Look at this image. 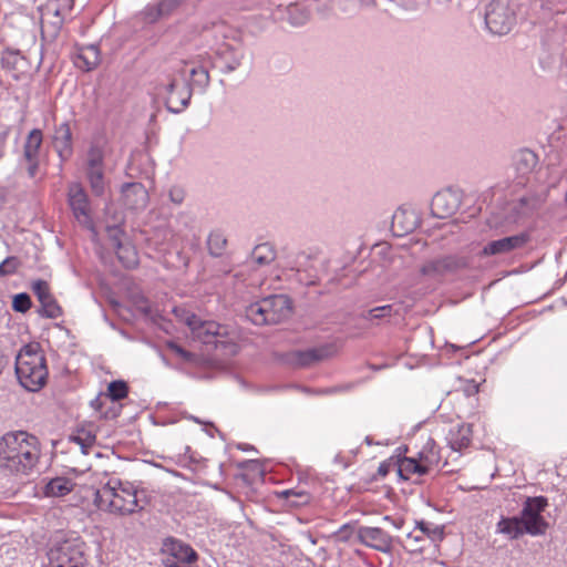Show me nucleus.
I'll list each match as a JSON object with an SVG mask.
<instances>
[{
    "mask_svg": "<svg viewBox=\"0 0 567 567\" xmlns=\"http://www.w3.org/2000/svg\"><path fill=\"white\" fill-rule=\"evenodd\" d=\"M40 455L38 439L27 432H9L0 439V468L11 474L30 475Z\"/></svg>",
    "mask_w": 567,
    "mask_h": 567,
    "instance_id": "obj_1",
    "label": "nucleus"
},
{
    "mask_svg": "<svg viewBox=\"0 0 567 567\" xmlns=\"http://www.w3.org/2000/svg\"><path fill=\"white\" fill-rule=\"evenodd\" d=\"M94 503L99 509L118 516L133 515L144 508L137 497V489L132 484L118 480H110L96 489Z\"/></svg>",
    "mask_w": 567,
    "mask_h": 567,
    "instance_id": "obj_2",
    "label": "nucleus"
},
{
    "mask_svg": "<svg viewBox=\"0 0 567 567\" xmlns=\"http://www.w3.org/2000/svg\"><path fill=\"white\" fill-rule=\"evenodd\" d=\"M16 373L20 384L28 391H39L48 379L47 360L38 343L24 346L16 359Z\"/></svg>",
    "mask_w": 567,
    "mask_h": 567,
    "instance_id": "obj_3",
    "label": "nucleus"
},
{
    "mask_svg": "<svg viewBox=\"0 0 567 567\" xmlns=\"http://www.w3.org/2000/svg\"><path fill=\"white\" fill-rule=\"evenodd\" d=\"M292 302L285 295L270 296L250 305V321L254 324H277L292 315Z\"/></svg>",
    "mask_w": 567,
    "mask_h": 567,
    "instance_id": "obj_4",
    "label": "nucleus"
},
{
    "mask_svg": "<svg viewBox=\"0 0 567 567\" xmlns=\"http://www.w3.org/2000/svg\"><path fill=\"white\" fill-rule=\"evenodd\" d=\"M189 330L193 339L205 344H214L217 349H225V354L235 355L239 350L237 343L225 339L227 329L216 321L198 318Z\"/></svg>",
    "mask_w": 567,
    "mask_h": 567,
    "instance_id": "obj_5",
    "label": "nucleus"
},
{
    "mask_svg": "<svg viewBox=\"0 0 567 567\" xmlns=\"http://www.w3.org/2000/svg\"><path fill=\"white\" fill-rule=\"evenodd\" d=\"M48 558L52 567L84 564V543L79 537L55 539L49 548Z\"/></svg>",
    "mask_w": 567,
    "mask_h": 567,
    "instance_id": "obj_6",
    "label": "nucleus"
},
{
    "mask_svg": "<svg viewBox=\"0 0 567 567\" xmlns=\"http://www.w3.org/2000/svg\"><path fill=\"white\" fill-rule=\"evenodd\" d=\"M105 152L102 145L92 144L84 158V173L91 192L95 196H103L106 190Z\"/></svg>",
    "mask_w": 567,
    "mask_h": 567,
    "instance_id": "obj_7",
    "label": "nucleus"
},
{
    "mask_svg": "<svg viewBox=\"0 0 567 567\" xmlns=\"http://www.w3.org/2000/svg\"><path fill=\"white\" fill-rule=\"evenodd\" d=\"M547 499L543 496L528 497L522 509L519 520L524 524L526 534L532 536L544 535L548 528V523L542 513L547 507Z\"/></svg>",
    "mask_w": 567,
    "mask_h": 567,
    "instance_id": "obj_8",
    "label": "nucleus"
},
{
    "mask_svg": "<svg viewBox=\"0 0 567 567\" xmlns=\"http://www.w3.org/2000/svg\"><path fill=\"white\" fill-rule=\"evenodd\" d=\"M164 567H192L198 558L197 553L186 543L168 537L163 542Z\"/></svg>",
    "mask_w": 567,
    "mask_h": 567,
    "instance_id": "obj_9",
    "label": "nucleus"
},
{
    "mask_svg": "<svg viewBox=\"0 0 567 567\" xmlns=\"http://www.w3.org/2000/svg\"><path fill=\"white\" fill-rule=\"evenodd\" d=\"M485 22L492 33L503 35L515 24V13L506 0H494L488 6Z\"/></svg>",
    "mask_w": 567,
    "mask_h": 567,
    "instance_id": "obj_10",
    "label": "nucleus"
},
{
    "mask_svg": "<svg viewBox=\"0 0 567 567\" xmlns=\"http://www.w3.org/2000/svg\"><path fill=\"white\" fill-rule=\"evenodd\" d=\"M528 240L529 236L527 234H517L497 240H492L483 247L481 256L489 257L507 255L516 249L523 248Z\"/></svg>",
    "mask_w": 567,
    "mask_h": 567,
    "instance_id": "obj_11",
    "label": "nucleus"
},
{
    "mask_svg": "<svg viewBox=\"0 0 567 567\" xmlns=\"http://www.w3.org/2000/svg\"><path fill=\"white\" fill-rule=\"evenodd\" d=\"M68 197L75 218L82 224H87L90 221V202L83 186L80 183H71Z\"/></svg>",
    "mask_w": 567,
    "mask_h": 567,
    "instance_id": "obj_12",
    "label": "nucleus"
},
{
    "mask_svg": "<svg viewBox=\"0 0 567 567\" xmlns=\"http://www.w3.org/2000/svg\"><path fill=\"white\" fill-rule=\"evenodd\" d=\"M358 539L363 545L382 553H389L392 548L391 536L379 527H360Z\"/></svg>",
    "mask_w": 567,
    "mask_h": 567,
    "instance_id": "obj_13",
    "label": "nucleus"
},
{
    "mask_svg": "<svg viewBox=\"0 0 567 567\" xmlns=\"http://www.w3.org/2000/svg\"><path fill=\"white\" fill-rule=\"evenodd\" d=\"M460 206V197L451 189L436 193L431 202V209L437 218H447L452 216Z\"/></svg>",
    "mask_w": 567,
    "mask_h": 567,
    "instance_id": "obj_14",
    "label": "nucleus"
},
{
    "mask_svg": "<svg viewBox=\"0 0 567 567\" xmlns=\"http://www.w3.org/2000/svg\"><path fill=\"white\" fill-rule=\"evenodd\" d=\"M122 202L130 209H142L148 202L146 188L141 183H127L122 186Z\"/></svg>",
    "mask_w": 567,
    "mask_h": 567,
    "instance_id": "obj_15",
    "label": "nucleus"
},
{
    "mask_svg": "<svg viewBox=\"0 0 567 567\" xmlns=\"http://www.w3.org/2000/svg\"><path fill=\"white\" fill-rule=\"evenodd\" d=\"M192 91L186 84L179 85L172 80L167 85V107L169 111L179 112L185 109L190 100Z\"/></svg>",
    "mask_w": 567,
    "mask_h": 567,
    "instance_id": "obj_16",
    "label": "nucleus"
},
{
    "mask_svg": "<svg viewBox=\"0 0 567 567\" xmlns=\"http://www.w3.org/2000/svg\"><path fill=\"white\" fill-rule=\"evenodd\" d=\"M42 144V133L40 130H32L24 143L23 156L28 162V173L31 177H33L37 173L39 161V150Z\"/></svg>",
    "mask_w": 567,
    "mask_h": 567,
    "instance_id": "obj_17",
    "label": "nucleus"
},
{
    "mask_svg": "<svg viewBox=\"0 0 567 567\" xmlns=\"http://www.w3.org/2000/svg\"><path fill=\"white\" fill-rule=\"evenodd\" d=\"M53 147L61 161H66L72 155V132L66 122L56 126L53 135Z\"/></svg>",
    "mask_w": 567,
    "mask_h": 567,
    "instance_id": "obj_18",
    "label": "nucleus"
},
{
    "mask_svg": "<svg viewBox=\"0 0 567 567\" xmlns=\"http://www.w3.org/2000/svg\"><path fill=\"white\" fill-rule=\"evenodd\" d=\"M417 461L429 473L441 463L439 446L432 439H427L422 449L417 452Z\"/></svg>",
    "mask_w": 567,
    "mask_h": 567,
    "instance_id": "obj_19",
    "label": "nucleus"
},
{
    "mask_svg": "<svg viewBox=\"0 0 567 567\" xmlns=\"http://www.w3.org/2000/svg\"><path fill=\"white\" fill-rule=\"evenodd\" d=\"M74 63L84 71H91L100 63V51L94 44L79 49Z\"/></svg>",
    "mask_w": 567,
    "mask_h": 567,
    "instance_id": "obj_20",
    "label": "nucleus"
},
{
    "mask_svg": "<svg viewBox=\"0 0 567 567\" xmlns=\"http://www.w3.org/2000/svg\"><path fill=\"white\" fill-rule=\"evenodd\" d=\"M472 436V425L461 424L456 429L450 431L449 443L454 451H462L470 446Z\"/></svg>",
    "mask_w": 567,
    "mask_h": 567,
    "instance_id": "obj_21",
    "label": "nucleus"
},
{
    "mask_svg": "<svg viewBox=\"0 0 567 567\" xmlns=\"http://www.w3.org/2000/svg\"><path fill=\"white\" fill-rule=\"evenodd\" d=\"M496 533L504 535L508 539H517L526 532L524 524L518 517H502L496 524Z\"/></svg>",
    "mask_w": 567,
    "mask_h": 567,
    "instance_id": "obj_22",
    "label": "nucleus"
},
{
    "mask_svg": "<svg viewBox=\"0 0 567 567\" xmlns=\"http://www.w3.org/2000/svg\"><path fill=\"white\" fill-rule=\"evenodd\" d=\"M396 470L401 478L408 481L413 476H422L427 472L416 457H403L396 460Z\"/></svg>",
    "mask_w": 567,
    "mask_h": 567,
    "instance_id": "obj_23",
    "label": "nucleus"
},
{
    "mask_svg": "<svg viewBox=\"0 0 567 567\" xmlns=\"http://www.w3.org/2000/svg\"><path fill=\"white\" fill-rule=\"evenodd\" d=\"M74 488L72 480L66 477H55L49 481L44 488L43 494L48 497H63Z\"/></svg>",
    "mask_w": 567,
    "mask_h": 567,
    "instance_id": "obj_24",
    "label": "nucleus"
},
{
    "mask_svg": "<svg viewBox=\"0 0 567 567\" xmlns=\"http://www.w3.org/2000/svg\"><path fill=\"white\" fill-rule=\"evenodd\" d=\"M419 532L420 535L413 536L415 540L427 537L432 542H441L444 537V527L435 525L430 522L421 520L416 523L414 533Z\"/></svg>",
    "mask_w": 567,
    "mask_h": 567,
    "instance_id": "obj_25",
    "label": "nucleus"
},
{
    "mask_svg": "<svg viewBox=\"0 0 567 567\" xmlns=\"http://www.w3.org/2000/svg\"><path fill=\"white\" fill-rule=\"evenodd\" d=\"M117 258L125 268H133L138 264V255L135 247L127 239L114 247Z\"/></svg>",
    "mask_w": 567,
    "mask_h": 567,
    "instance_id": "obj_26",
    "label": "nucleus"
},
{
    "mask_svg": "<svg viewBox=\"0 0 567 567\" xmlns=\"http://www.w3.org/2000/svg\"><path fill=\"white\" fill-rule=\"evenodd\" d=\"M275 258L276 251L268 243L257 245L250 252V261L258 266L269 265L275 260Z\"/></svg>",
    "mask_w": 567,
    "mask_h": 567,
    "instance_id": "obj_27",
    "label": "nucleus"
},
{
    "mask_svg": "<svg viewBox=\"0 0 567 567\" xmlns=\"http://www.w3.org/2000/svg\"><path fill=\"white\" fill-rule=\"evenodd\" d=\"M415 227V219L412 217L409 219L408 214L403 209H399L392 217V229L398 236H403L412 231Z\"/></svg>",
    "mask_w": 567,
    "mask_h": 567,
    "instance_id": "obj_28",
    "label": "nucleus"
},
{
    "mask_svg": "<svg viewBox=\"0 0 567 567\" xmlns=\"http://www.w3.org/2000/svg\"><path fill=\"white\" fill-rule=\"evenodd\" d=\"M121 223H123V217L122 216H115L114 217V223L106 225L107 237L111 240V244H112L113 248L118 246V245H121L125 240H127L124 231L120 227Z\"/></svg>",
    "mask_w": 567,
    "mask_h": 567,
    "instance_id": "obj_29",
    "label": "nucleus"
},
{
    "mask_svg": "<svg viewBox=\"0 0 567 567\" xmlns=\"http://www.w3.org/2000/svg\"><path fill=\"white\" fill-rule=\"evenodd\" d=\"M39 313L47 318L56 319L62 315V309L52 295L47 296L41 302Z\"/></svg>",
    "mask_w": 567,
    "mask_h": 567,
    "instance_id": "obj_30",
    "label": "nucleus"
},
{
    "mask_svg": "<svg viewBox=\"0 0 567 567\" xmlns=\"http://www.w3.org/2000/svg\"><path fill=\"white\" fill-rule=\"evenodd\" d=\"M226 243L227 240L223 234L212 233L207 239L209 254L215 257L221 256L225 250Z\"/></svg>",
    "mask_w": 567,
    "mask_h": 567,
    "instance_id": "obj_31",
    "label": "nucleus"
},
{
    "mask_svg": "<svg viewBox=\"0 0 567 567\" xmlns=\"http://www.w3.org/2000/svg\"><path fill=\"white\" fill-rule=\"evenodd\" d=\"M128 393V386L126 382L122 380L112 381L107 385V393L106 396L110 398L112 401H120L127 396Z\"/></svg>",
    "mask_w": 567,
    "mask_h": 567,
    "instance_id": "obj_32",
    "label": "nucleus"
},
{
    "mask_svg": "<svg viewBox=\"0 0 567 567\" xmlns=\"http://www.w3.org/2000/svg\"><path fill=\"white\" fill-rule=\"evenodd\" d=\"M189 75L192 78V83L199 87H206L209 83L208 71L202 66L192 68L189 70Z\"/></svg>",
    "mask_w": 567,
    "mask_h": 567,
    "instance_id": "obj_33",
    "label": "nucleus"
},
{
    "mask_svg": "<svg viewBox=\"0 0 567 567\" xmlns=\"http://www.w3.org/2000/svg\"><path fill=\"white\" fill-rule=\"evenodd\" d=\"M72 441L82 447L83 453H86V449L95 443V435L90 431L79 430L78 433L72 436Z\"/></svg>",
    "mask_w": 567,
    "mask_h": 567,
    "instance_id": "obj_34",
    "label": "nucleus"
},
{
    "mask_svg": "<svg viewBox=\"0 0 567 567\" xmlns=\"http://www.w3.org/2000/svg\"><path fill=\"white\" fill-rule=\"evenodd\" d=\"M12 308L21 313L27 312L31 308V298L28 293H18L13 298Z\"/></svg>",
    "mask_w": 567,
    "mask_h": 567,
    "instance_id": "obj_35",
    "label": "nucleus"
},
{
    "mask_svg": "<svg viewBox=\"0 0 567 567\" xmlns=\"http://www.w3.org/2000/svg\"><path fill=\"white\" fill-rule=\"evenodd\" d=\"M174 313H175V317L183 323H185L189 329L192 326L195 324V322L197 321V319L199 317H197L196 315L187 311L186 309H183V308H175L174 309Z\"/></svg>",
    "mask_w": 567,
    "mask_h": 567,
    "instance_id": "obj_36",
    "label": "nucleus"
},
{
    "mask_svg": "<svg viewBox=\"0 0 567 567\" xmlns=\"http://www.w3.org/2000/svg\"><path fill=\"white\" fill-rule=\"evenodd\" d=\"M278 495H279V497L286 498V499H288L290 496L298 497L299 501L292 503L295 506L306 504L309 501V495L307 493H305V492H295L292 489H285L282 492L278 493Z\"/></svg>",
    "mask_w": 567,
    "mask_h": 567,
    "instance_id": "obj_37",
    "label": "nucleus"
},
{
    "mask_svg": "<svg viewBox=\"0 0 567 567\" xmlns=\"http://www.w3.org/2000/svg\"><path fill=\"white\" fill-rule=\"evenodd\" d=\"M34 295L38 297L39 302L45 299L47 296H50V288L48 282L44 280H38L32 286Z\"/></svg>",
    "mask_w": 567,
    "mask_h": 567,
    "instance_id": "obj_38",
    "label": "nucleus"
},
{
    "mask_svg": "<svg viewBox=\"0 0 567 567\" xmlns=\"http://www.w3.org/2000/svg\"><path fill=\"white\" fill-rule=\"evenodd\" d=\"M185 189L181 186H172L168 189L169 200L175 205H181L185 199Z\"/></svg>",
    "mask_w": 567,
    "mask_h": 567,
    "instance_id": "obj_39",
    "label": "nucleus"
},
{
    "mask_svg": "<svg viewBox=\"0 0 567 567\" xmlns=\"http://www.w3.org/2000/svg\"><path fill=\"white\" fill-rule=\"evenodd\" d=\"M250 481L255 480V474L259 477L260 481L264 480V475L266 473V466L261 464L258 460L250 458Z\"/></svg>",
    "mask_w": 567,
    "mask_h": 567,
    "instance_id": "obj_40",
    "label": "nucleus"
},
{
    "mask_svg": "<svg viewBox=\"0 0 567 567\" xmlns=\"http://www.w3.org/2000/svg\"><path fill=\"white\" fill-rule=\"evenodd\" d=\"M392 306L385 305L381 307H375L369 311L370 319H379L384 318L391 315Z\"/></svg>",
    "mask_w": 567,
    "mask_h": 567,
    "instance_id": "obj_41",
    "label": "nucleus"
},
{
    "mask_svg": "<svg viewBox=\"0 0 567 567\" xmlns=\"http://www.w3.org/2000/svg\"><path fill=\"white\" fill-rule=\"evenodd\" d=\"M396 467V460L388 458L380 463L377 474L379 477H385L392 468Z\"/></svg>",
    "mask_w": 567,
    "mask_h": 567,
    "instance_id": "obj_42",
    "label": "nucleus"
},
{
    "mask_svg": "<svg viewBox=\"0 0 567 567\" xmlns=\"http://www.w3.org/2000/svg\"><path fill=\"white\" fill-rule=\"evenodd\" d=\"M17 259L16 258H7L0 264V275H8L16 270L17 268Z\"/></svg>",
    "mask_w": 567,
    "mask_h": 567,
    "instance_id": "obj_43",
    "label": "nucleus"
},
{
    "mask_svg": "<svg viewBox=\"0 0 567 567\" xmlns=\"http://www.w3.org/2000/svg\"><path fill=\"white\" fill-rule=\"evenodd\" d=\"M168 347L179 357H182L185 360H190L192 354L185 351L182 347H179L176 343H169Z\"/></svg>",
    "mask_w": 567,
    "mask_h": 567,
    "instance_id": "obj_44",
    "label": "nucleus"
},
{
    "mask_svg": "<svg viewBox=\"0 0 567 567\" xmlns=\"http://www.w3.org/2000/svg\"><path fill=\"white\" fill-rule=\"evenodd\" d=\"M138 309L147 317H152L153 316V310H152V306L151 303L143 299L141 300V302L138 303Z\"/></svg>",
    "mask_w": 567,
    "mask_h": 567,
    "instance_id": "obj_45",
    "label": "nucleus"
},
{
    "mask_svg": "<svg viewBox=\"0 0 567 567\" xmlns=\"http://www.w3.org/2000/svg\"><path fill=\"white\" fill-rule=\"evenodd\" d=\"M55 17L58 18V21H56L53 30L51 32H49L50 37H52V38H54L58 34V32H59V30L61 28V23H62L60 17H59V12L58 11L55 12Z\"/></svg>",
    "mask_w": 567,
    "mask_h": 567,
    "instance_id": "obj_46",
    "label": "nucleus"
},
{
    "mask_svg": "<svg viewBox=\"0 0 567 567\" xmlns=\"http://www.w3.org/2000/svg\"><path fill=\"white\" fill-rule=\"evenodd\" d=\"M320 351L319 350H310L306 353V355L310 359V360H320L322 359V355L319 353Z\"/></svg>",
    "mask_w": 567,
    "mask_h": 567,
    "instance_id": "obj_47",
    "label": "nucleus"
},
{
    "mask_svg": "<svg viewBox=\"0 0 567 567\" xmlns=\"http://www.w3.org/2000/svg\"><path fill=\"white\" fill-rule=\"evenodd\" d=\"M6 140H7V132H1L0 133V159L3 156Z\"/></svg>",
    "mask_w": 567,
    "mask_h": 567,
    "instance_id": "obj_48",
    "label": "nucleus"
},
{
    "mask_svg": "<svg viewBox=\"0 0 567 567\" xmlns=\"http://www.w3.org/2000/svg\"><path fill=\"white\" fill-rule=\"evenodd\" d=\"M162 6L159 4L154 13H150V21H155L162 14Z\"/></svg>",
    "mask_w": 567,
    "mask_h": 567,
    "instance_id": "obj_49",
    "label": "nucleus"
},
{
    "mask_svg": "<svg viewBox=\"0 0 567 567\" xmlns=\"http://www.w3.org/2000/svg\"><path fill=\"white\" fill-rule=\"evenodd\" d=\"M91 405H92L93 408H95V409H100V405H101V403H100V398L94 399V400L91 402Z\"/></svg>",
    "mask_w": 567,
    "mask_h": 567,
    "instance_id": "obj_50",
    "label": "nucleus"
},
{
    "mask_svg": "<svg viewBox=\"0 0 567 567\" xmlns=\"http://www.w3.org/2000/svg\"><path fill=\"white\" fill-rule=\"evenodd\" d=\"M41 28H42V33H43V34H44V33H47V32H49V31H48V24H47V22H45L44 20H42V27H41Z\"/></svg>",
    "mask_w": 567,
    "mask_h": 567,
    "instance_id": "obj_51",
    "label": "nucleus"
},
{
    "mask_svg": "<svg viewBox=\"0 0 567 567\" xmlns=\"http://www.w3.org/2000/svg\"><path fill=\"white\" fill-rule=\"evenodd\" d=\"M66 567H87L86 565V560L84 561V564H73V565H70V566H66Z\"/></svg>",
    "mask_w": 567,
    "mask_h": 567,
    "instance_id": "obj_52",
    "label": "nucleus"
},
{
    "mask_svg": "<svg viewBox=\"0 0 567 567\" xmlns=\"http://www.w3.org/2000/svg\"><path fill=\"white\" fill-rule=\"evenodd\" d=\"M525 155H526L527 157H529V159H532L533 162L535 161V154H534V153H532V152H527V153H525Z\"/></svg>",
    "mask_w": 567,
    "mask_h": 567,
    "instance_id": "obj_53",
    "label": "nucleus"
},
{
    "mask_svg": "<svg viewBox=\"0 0 567 567\" xmlns=\"http://www.w3.org/2000/svg\"><path fill=\"white\" fill-rule=\"evenodd\" d=\"M227 69H228L229 71H233V70L235 69V66H234V65H228V66H227Z\"/></svg>",
    "mask_w": 567,
    "mask_h": 567,
    "instance_id": "obj_54",
    "label": "nucleus"
}]
</instances>
